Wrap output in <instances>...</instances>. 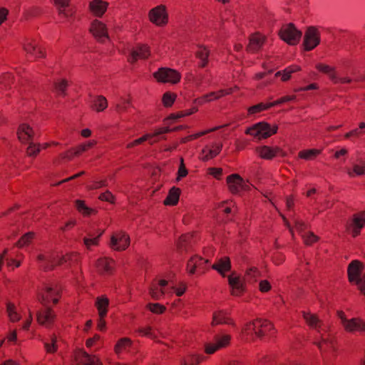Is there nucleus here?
Here are the masks:
<instances>
[{"label":"nucleus","instance_id":"obj_1","mask_svg":"<svg viewBox=\"0 0 365 365\" xmlns=\"http://www.w3.org/2000/svg\"><path fill=\"white\" fill-rule=\"evenodd\" d=\"M41 261H46L44 264H41L43 268L47 271L53 269L57 265H72L78 262L79 255L77 252H71L60 257L57 254H53L49 256L40 255L38 257Z\"/></svg>","mask_w":365,"mask_h":365},{"label":"nucleus","instance_id":"obj_2","mask_svg":"<svg viewBox=\"0 0 365 365\" xmlns=\"http://www.w3.org/2000/svg\"><path fill=\"white\" fill-rule=\"evenodd\" d=\"M337 316L341 320V324L346 332L354 334L356 332L365 334V320L355 317L347 319L344 312L339 311Z\"/></svg>","mask_w":365,"mask_h":365},{"label":"nucleus","instance_id":"obj_3","mask_svg":"<svg viewBox=\"0 0 365 365\" xmlns=\"http://www.w3.org/2000/svg\"><path fill=\"white\" fill-rule=\"evenodd\" d=\"M364 269L363 264L358 261H352L347 269L349 280L351 282L356 283L361 292L365 295V274L361 278L360 275Z\"/></svg>","mask_w":365,"mask_h":365},{"label":"nucleus","instance_id":"obj_4","mask_svg":"<svg viewBox=\"0 0 365 365\" xmlns=\"http://www.w3.org/2000/svg\"><path fill=\"white\" fill-rule=\"evenodd\" d=\"M277 125L271 126L269 123L261 122L246 130L245 133L259 140L265 139L277 132Z\"/></svg>","mask_w":365,"mask_h":365},{"label":"nucleus","instance_id":"obj_5","mask_svg":"<svg viewBox=\"0 0 365 365\" xmlns=\"http://www.w3.org/2000/svg\"><path fill=\"white\" fill-rule=\"evenodd\" d=\"M313 344L318 347L322 356L335 350L334 337L328 332V329L318 335H314Z\"/></svg>","mask_w":365,"mask_h":365},{"label":"nucleus","instance_id":"obj_6","mask_svg":"<svg viewBox=\"0 0 365 365\" xmlns=\"http://www.w3.org/2000/svg\"><path fill=\"white\" fill-rule=\"evenodd\" d=\"M232 336L230 334L220 332L215 335L212 343L205 345V351L207 354H212L217 351L227 347L231 342Z\"/></svg>","mask_w":365,"mask_h":365},{"label":"nucleus","instance_id":"obj_7","mask_svg":"<svg viewBox=\"0 0 365 365\" xmlns=\"http://www.w3.org/2000/svg\"><path fill=\"white\" fill-rule=\"evenodd\" d=\"M321 42V32L317 26H309L304 36L302 46L306 51L315 48Z\"/></svg>","mask_w":365,"mask_h":365},{"label":"nucleus","instance_id":"obj_8","mask_svg":"<svg viewBox=\"0 0 365 365\" xmlns=\"http://www.w3.org/2000/svg\"><path fill=\"white\" fill-rule=\"evenodd\" d=\"M154 78L160 83L175 84L181 79L180 73L173 68L162 67L153 73Z\"/></svg>","mask_w":365,"mask_h":365},{"label":"nucleus","instance_id":"obj_9","mask_svg":"<svg viewBox=\"0 0 365 365\" xmlns=\"http://www.w3.org/2000/svg\"><path fill=\"white\" fill-rule=\"evenodd\" d=\"M280 38L290 45H296L299 41L302 32L292 24L284 25L279 31Z\"/></svg>","mask_w":365,"mask_h":365},{"label":"nucleus","instance_id":"obj_10","mask_svg":"<svg viewBox=\"0 0 365 365\" xmlns=\"http://www.w3.org/2000/svg\"><path fill=\"white\" fill-rule=\"evenodd\" d=\"M148 18L150 21L155 26H165L168 23V14L165 6L161 4L150 9Z\"/></svg>","mask_w":365,"mask_h":365},{"label":"nucleus","instance_id":"obj_11","mask_svg":"<svg viewBox=\"0 0 365 365\" xmlns=\"http://www.w3.org/2000/svg\"><path fill=\"white\" fill-rule=\"evenodd\" d=\"M365 227V212H359L353 215L347 223V231L352 237H356Z\"/></svg>","mask_w":365,"mask_h":365},{"label":"nucleus","instance_id":"obj_12","mask_svg":"<svg viewBox=\"0 0 365 365\" xmlns=\"http://www.w3.org/2000/svg\"><path fill=\"white\" fill-rule=\"evenodd\" d=\"M207 259L195 255L188 260L187 270L190 274H202L207 269Z\"/></svg>","mask_w":365,"mask_h":365},{"label":"nucleus","instance_id":"obj_13","mask_svg":"<svg viewBox=\"0 0 365 365\" xmlns=\"http://www.w3.org/2000/svg\"><path fill=\"white\" fill-rule=\"evenodd\" d=\"M130 245V237L124 232H114L110 238V246L116 251L125 250Z\"/></svg>","mask_w":365,"mask_h":365},{"label":"nucleus","instance_id":"obj_14","mask_svg":"<svg viewBox=\"0 0 365 365\" xmlns=\"http://www.w3.org/2000/svg\"><path fill=\"white\" fill-rule=\"evenodd\" d=\"M227 183L230 191L233 194H237L242 190H250L247 182L237 174H232L227 178Z\"/></svg>","mask_w":365,"mask_h":365},{"label":"nucleus","instance_id":"obj_15","mask_svg":"<svg viewBox=\"0 0 365 365\" xmlns=\"http://www.w3.org/2000/svg\"><path fill=\"white\" fill-rule=\"evenodd\" d=\"M302 315L307 324L316 331L315 335H318L328 329L327 327L316 314L303 312Z\"/></svg>","mask_w":365,"mask_h":365},{"label":"nucleus","instance_id":"obj_16","mask_svg":"<svg viewBox=\"0 0 365 365\" xmlns=\"http://www.w3.org/2000/svg\"><path fill=\"white\" fill-rule=\"evenodd\" d=\"M150 56V47L146 44H137L132 50L128 61L130 63H135L138 60L147 59Z\"/></svg>","mask_w":365,"mask_h":365},{"label":"nucleus","instance_id":"obj_17","mask_svg":"<svg viewBox=\"0 0 365 365\" xmlns=\"http://www.w3.org/2000/svg\"><path fill=\"white\" fill-rule=\"evenodd\" d=\"M60 298V289L58 287H55L51 286H46L45 289L41 294V302L42 304L46 305L52 302L56 304Z\"/></svg>","mask_w":365,"mask_h":365},{"label":"nucleus","instance_id":"obj_18","mask_svg":"<svg viewBox=\"0 0 365 365\" xmlns=\"http://www.w3.org/2000/svg\"><path fill=\"white\" fill-rule=\"evenodd\" d=\"M221 324L236 326L235 321L231 318L230 314L227 311L219 309L213 312L211 325L215 327Z\"/></svg>","mask_w":365,"mask_h":365},{"label":"nucleus","instance_id":"obj_19","mask_svg":"<svg viewBox=\"0 0 365 365\" xmlns=\"http://www.w3.org/2000/svg\"><path fill=\"white\" fill-rule=\"evenodd\" d=\"M238 90L237 86L230 88L227 89H221L218 91L210 92L205 94L195 100V102L198 104H203L207 102H210L212 100L219 99L223 96L232 93L235 91Z\"/></svg>","mask_w":365,"mask_h":365},{"label":"nucleus","instance_id":"obj_20","mask_svg":"<svg viewBox=\"0 0 365 365\" xmlns=\"http://www.w3.org/2000/svg\"><path fill=\"white\" fill-rule=\"evenodd\" d=\"M73 365H102L98 358L89 355L82 350L76 351Z\"/></svg>","mask_w":365,"mask_h":365},{"label":"nucleus","instance_id":"obj_21","mask_svg":"<svg viewBox=\"0 0 365 365\" xmlns=\"http://www.w3.org/2000/svg\"><path fill=\"white\" fill-rule=\"evenodd\" d=\"M90 31L101 42H104L108 38L107 27L104 23L99 20L96 19L92 22Z\"/></svg>","mask_w":365,"mask_h":365},{"label":"nucleus","instance_id":"obj_22","mask_svg":"<svg viewBox=\"0 0 365 365\" xmlns=\"http://www.w3.org/2000/svg\"><path fill=\"white\" fill-rule=\"evenodd\" d=\"M196 242L195 234L187 233L180 237L177 242V250L179 253L188 252Z\"/></svg>","mask_w":365,"mask_h":365},{"label":"nucleus","instance_id":"obj_23","mask_svg":"<svg viewBox=\"0 0 365 365\" xmlns=\"http://www.w3.org/2000/svg\"><path fill=\"white\" fill-rule=\"evenodd\" d=\"M256 322L260 324L255 329V336L261 338L264 336H273L275 334L273 324L268 320L264 319H256Z\"/></svg>","mask_w":365,"mask_h":365},{"label":"nucleus","instance_id":"obj_24","mask_svg":"<svg viewBox=\"0 0 365 365\" xmlns=\"http://www.w3.org/2000/svg\"><path fill=\"white\" fill-rule=\"evenodd\" d=\"M24 52L28 55V60L33 61L35 58H43L45 56V49L38 46L36 42H24Z\"/></svg>","mask_w":365,"mask_h":365},{"label":"nucleus","instance_id":"obj_25","mask_svg":"<svg viewBox=\"0 0 365 365\" xmlns=\"http://www.w3.org/2000/svg\"><path fill=\"white\" fill-rule=\"evenodd\" d=\"M168 282L164 279L160 280L158 282H154L150 288V295L155 300L160 299L167 292L166 286Z\"/></svg>","mask_w":365,"mask_h":365},{"label":"nucleus","instance_id":"obj_26","mask_svg":"<svg viewBox=\"0 0 365 365\" xmlns=\"http://www.w3.org/2000/svg\"><path fill=\"white\" fill-rule=\"evenodd\" d=\"M222 143H213L211 146L206 145L201 151L200 159L207 161L215 158L222 150Z\"/></svg>","mask_w":365,"mask_h":365},{"label":"nucleus","instance_id":"obj_27","mask_svg":"<svg viewBox=\"0 0 365 365\" xmlns=\"http://www.w3.org/2000/svg\"><path fill=\"white\" fill-rule=\"evenodd\" d=\"M55 318L54 312L48 307L43 309L37 314L38 322L45 327H50L53 323Z\"/></svg>","mask_w":365,"mask_h":365},{"label":"nucleus","instance_id":"obj_28","mask_svg":"<svg viewBox=\"0 0 365 365\" xmlns=\"http://www.w3.org/2000/svg\"><path fill=\"white\" fill-rule=\"evenodd\" d=\"M255 151L261 158L265 160H271L277 156L281 150L278 147H269L263 145L257 147Z\"/></svg>","mask_w":365,"mask_h":365},{"label":"nucleus","instance_id":"obj_29","mask_svg":"<svg viewBox=\"0 0 365 365\" xmlns=\"http://www.w3.org/2000/svg\"><path fill=\"white\" fill-rule=\"evenodd\" d=\"M265 37L260 34H252L250 38V42L247 47L249 52L255 53L258 51L264 45Z\"/></svg>","mask_w":365,"mask_h":365},{"label":"nucleus","instance_id":"obj_30","mask_svg":"<svg viewBox=\"0 0 365 365\" xmlns=\"http://www.w3.org/2000/svg\"><path fill=\"white\" fill-rule=\"evenodd\" d=\"M170 130L167 128H162L155 131L154 133H147L142 137L135 140L138 145H141L144 142L148 140L150 145L158 141L157 137L161 134L168 133Z\"/></svg>","mask_w":365,"mask_h":365},{"label":"nucleus","instance_id":"obj_31","mask_svg":"<svg viewBox=\"0 0 365 365\" xmlns=\"http://www.w3.org/2000/svg\"><path fill=\"white\" fill-rule=\"evenodd\" d=\"M170 130L167 128H162L155 131L154 133H147L142 137L135 140L138 145H141L144 142L148 140L150 145L158 141L157 137L161 134L168 133Z\"/></svg>","mask_w":365,"mask_h":365},{"label":"nucleus","instance_id":"obj_32","mask_svg":"<svg viewBox=\"0 0 365 365\" xmlns=\"http://www.w3.org/2000/svg\"><path fill=\"white\" fill-rule=\"evenodd\" d=\"M109 304V299L105 295H102L96 298L95 302V307L98 310V317H107Z\"/></svg>","mask_w":365,"mask_h":365},{"label":"nucleus","instance_id":"obj_33","mask_svg":"<svg viewBox=\"0 0 365 365\" xmlns=\"http://www.w3.org/2000/svg\"><path fill=\"white\" fill-rule=\"evenodd\" d=\"M108 4L103 0H91L89 4L91 11L96 16L101 17L106 11Z\"/></svg>","mask_w":365,"mask_h":365},{"label":"nucleus","instance_id":"obj_34","mask_svg":"<svg viewBox=\"0 0 365 365\" xmlns=\"http://www.w3.org/2000/svg\"><path fill=\"white\" fill-rule=\"evenodd\" d=\"M98 270L103 274H110L115 267V261L108 257L100 258L96 263Z\"/></svg>","mask_w":365,"mask_h":365},{"label":"nucleus","instance_id":"obj_35","mask_svg":"<svg viewBox=\"0 0 365 365\" xmlns=\"http://www.w3.org/2000/svg\"><path fill=\"white\" fill-rule=\"evenodd\" d=\"M348 175L351 177L360 176L365 175V156L359 157L356 163L353 165L352 169H348Z\"/></svg>","mask_w":365,"mask_h":365},{"label":"nucleus","instance_id":"obj_36","mask_svg":"<svg viewBox=\"0 0 365 365\" xmlns=\"http://www.w3.org/2000/svg\"><path fill=\"white\" fill-rule=\"evenodd\" d=\"M212 268L217 270L223 277L225 273L231 269V262L228 257H223L217 259V261L212 265Z\"/></svg>","mask_w":365,"mask_h":365},{"label":"nucleus","instance_id":"obj_37","mask_svg":"<svg viewBox=\"0 0 365 365\" xmlns=\"http://www.w3.org/2000/svg\"><path fill=\"white\" fill-rule=\"evenodd\" d=\"M228 282L232 288V295L240 296L244 292V287L239 277L235 276L234 274H230L228 277Z\"/></svg>","mask_w":365,"mask_h":365},{"label":"nucleus","instance_id":"obj_38","mask_svg":"<svg viewBox=\"0 0 365 365\" xmlns=\"http://www.w3.org/2000/svg\"><path fill=\"white\" fill-rule=\"evenodd\" d=\"M210 56V50L204 46H199L195 52V56L199 60L198 66L205 68L208 64V57Z\"/></svg>","mask_w":365,"mask_h":365},{"label":"nucleus","instance_id":"obj_39","mask_svg":"<svg viewBox=\"0 0 365 365\" xmlns=\"http://www.w3.org/2000/svg\"><path fill=\"white\" fill-rule=\"evenodd\" d=\"M58 13L63 17L71 16L73 11L68 8L70 0H53Z\"/></svg>","mask_w":365,"mask_h":365},{"label":"nucleus","instance_id":"obj_40","mask_svg":"<svg viewBox=\"0 0 365 365\" xmlns=\"http://www.w3.org/2000/svg\"><path fill=\"white\" fill-rule=\"evenodd\" d=\"M181 190L178 187H172L164 200V204L165 205H175L178 202L180 195Z\"/></svg>","mask_w":365,"mask_h":365},{"label":"nucleus","instance_id":"obj_41","mask_svg":"<svg viewBox=\"0 0 365 365\" xmlns=\"http://www.w3.org/2000/svg\"><path fill=\"white\" fill-rule=\"evenodd\" d=\"M132 341L128 337L120 339L115 345L114 351L116 354L120 355L127 351L131 346Z\"/></svg>","mask_w":365,"mask_h":365},{"label":"nucleus","instance_id":"obj_42","mask_svg":"<svg viewBox=\"0 0 365 365\" xmlns=\"http://www.w3.org/2000/svg\"><path fill=\"white\" fill-rule=\"evenodd\" d=\"M301 70L300 66L297 65H292L286 68L283 71H278L275 73L276 77L282 76V81H287L291 78V75Z\"/></svg>","mask_w":365,"mask_h":365},{"label":"nucleus","instance_id":"obj_43","mask_svg":"<svg viewBox=\"0 0 365 365\" xmlns=\"http://www.w3.org/2000/svg\"><path fill=\"white\" fill-rule=\"evenodd\" d=\"M259 325V322H256V319L248 322L243 327L242 334L249 339H253L254 336H255V329Z\"/></svg>","mask_w":365,"mask_h":365},{"label":"nucleus","instance_id":"obj_44","mask_svg":"<svg viewBox=\"0 0 365 365\" xmlns=\"http://www.w3.org/2000/svg\"><path fill=\"white\" fill-rule=\"evenodd\" d=\"M205 359L201 354H188L181 361L182 365H197Z\"/></svg>","mask_w":365,"mask_h":365},{"label":"nucleus","instance_id":"obj_45","mask_svg":"<svg viewBox=\"0 0 365 365\" xmlns=\"http://www.w3.org/2000/svg\"><path fill=\"white\" fill-rule=\"evenodd\" d=\"M316 68L319 71H320L324 74H327L331 81H332V80L336 79V72L334 67H331L327 64L319 63L316 65Z\"/></svg>","mask_w":365,"mask_h":365},{"label":"nucleus","instance_id":"obj_46","mask_svg":"<svg viewBox=\"0 0 365 365\" xmlns=\"http://www.w3.org/2000/svg\"><path fill=\"white\" fill-rule=\"evenodd\" d=\"M91 107L93 110L97 112L104 110L108 107L106 98L103 96H96L93 101Z\"/></svg>","mask_w":365,"mask_h":365},{"label":"nucleus","instance_id":"obj_47","mask_svg":"<svg viewBox=\"0 0 365 365\" xmlns=\"http://www.w3.org/2000/svg\"><path fill=\"white\" fill-rule=\"evenodd\" d=\"M75 206L77 210L83 216L88 217L95 211L92 208L88 207L83 200H77L75 201Z\"/></svg>","mask_w":365,"mask_h":365},{"label":"nucleus","instance_id":"obj_48","mask_svg":"<svg viewBox=\"0 0 365 365\" xmlns=\"http://www.w3.org/2000/svg\"><path fill=\"white\" fill-rule=\"evenodd\" d=\"M6 312L11 322H16L21 319V314L17 312L16 307L14 304L8 302L6 304Z\"/></svg>","mask_w":365,"mask_h":365},{"label":"nucleus","instance_id":"obj_49","mask_svg":"<svg viewBox=\"0 0 365 365\" xmlns=\"http://www.w3.org/2000/svg\"><path fill=\"white\" fill-rule=\"evenodd\" d=\"M220 127H215V128H212L211 129H208V130H204V131H202V132H199V133H197L195 134H192V135H187L185 138H182L181 139V143H186L189 141H192V140H194L201 136H203L207 133H210L211 132H213V131H215L217 130H218Z\"/></svg>","mask_w":365,"mask_h":365},{"label":"nucleus","instance_id":"obj_50","mask_svg":"<svg viewBox=\"0 0 365 365\" xmlns=\"http://www.w3.org/2000/svg\"><path fill=\"white\" fill-rule=\"evenodd\" d=\"M321 153L318 149L304 150L299 153V158L310 160L314 159Z\"/></svg>","mask_w":365,"mask_h":365},{"label":"nucleus","instance_id":"obj_51","mask_svg":"<svg viewBox=\"0 0 365 365\" xmlns=\"http://www.w3.org/2000/svg\"><path fill=\"white\" fill-rule=\"evenodd\" d=\"M103 234V232H101L98 236L94 237L91 233H88V237L83 238V243L87 249L90 250L91 246H97L98 245L99 238Z\"/></svg>","mask_w":365,"mask_h":365},{"label":"nucleus","instance_id":"obj_52","mask_svg":"<svg viewBox=\"0 0 365 365\" xmlns=\"http://www.w3.org/2000/svg\"><path fill=\"white\" fill-rule=\"evenodd\" d=\"M24 140H26L25 136L26 135V140L28 141L33 140L36 136H38V132L37 128L31 127V125L24 123Z\"/></svg>","mask_w":365,"mask_h":365},{"label":"nucleus","instance_id":"obj_53","mask_svg":"<svg viewBox=\"0 0 365 365\" xmlns=\"http://www.w3.org/2000/svg\"><path fill=\"white\" fill-rule=\"evenodd\" d=\"M259 276V270L256 267H251L246 271L245 280L249 283H253L257 281Z\"/></svg>","mask_w":365,"mask_h":365},{"label":"nucleus","instance_id":"obj_54","mask_svg":"<svg viewBox=\"0 0 365 365\" xmlns=\"http://www.w3.org/2000/svg\"><path fill=\"white\" fill-rule=\"evenodd\" d=\"M136 332L139 336H147L150 339H155L156 337V333L150 326L139 327Z\"/></svg>","mask_w":365,"mask_h":365},{"label":"nucleus","instance_id":"obj_55","mask_svg":"<svg viewBox=\"0 0 365 365\" xmlns=\"http://www.w3.org/2000/svg\"><path fill=\"white\" fill-rule=\"evenodd\" d=\"M41 150V144L29 142L26 148V155L29 157L35 158Z\"/></svg>","mask_w":365,"mask_h":365},{"label":"nucleus","instance_id":"obj_56","mask_svg":"<svg viewBox=\"0 0 365 365\" xmlns=\"http://www.w3.org/2000/svg\"><path fill=\"white\" fill-rule=\"evenodd\" d=\"M270 108L269 103H260L248 108L249 115H255L263 110Z\"/></svg>","mask_w":365,"mask_h":365},{"label":"nucleus","instance_id":"obj_57","mask_svg":"<svg viewBox=\"0 0 365 365\" xmlns=\"http://www.w3.org/2000/svg\"><path fill=\"white\" fill-rule=\"evenodd\" d=\"M146 307L152 313L157 314H163L166 310L165 307L159 303H148Z\"/></svg>","mask_w":365,"mask_h":365},{"label":"nucleus","instance_id":"obj_58","mask_svg":"<svg viewBox=\"0 0 365 365\" xmlns=\"http://www.w3.org/2000/svg\"><path fill=\"white\" fill-rule=\"evenodd\" d=\"M68 83L66 80H61L55 83V91L58 96H65Z\"/></svg>","mask_w":365,"mask_h":365},{"label":"nucleus","instance_id":"obj_59","mask_svg":"<svg viewBox=\"0 0 365 365\" xmlns=\"http://www.w3.org/2000/svg\"><path fill=\"white\" fill-rule=\"evenodd\" d=\"M176 95L171 92H166L163 94L162 101L165 107H170L175 101Z\"/></svg>","mask_w":365,"mask_h":365},{"label":"nucleus","instance_id":"obj_60","mask_svg":"<svg viewBox=\"0 0 365 365\" xmlns=\"http://www.w3.org/2000/svg\"><path fill=\"white\" fill-rule=\"evenodd\" d=\"M197 111V108H192L190 110H184V111H180V112H178L176 113H173L170 115L169 118L170 119H173V120H175V119H178V118H180L182 117H184V116H187V115H190L192 113H195Z\"/></svg>","mask_w":365,"mask_h":365},{"label":"nucleus","instance_id":"obj_61","mask_svg":"<svg viewBox=\"0 0 365 365\" xmlns=\"http://www.w3.org/2000/svg\"><path fill=\"white\" fill-rule=\"evenodd\" d=\"M96 142L95 140L88 141L86 143L79 145L78 147L75 148V153L76 155H80L81 153L88 150L89 148H92L94 145H96Z\"/></svg>","mask_w":365,"mask_h":365},{"label":"nucleus","instance_id":"obj_62","mask_svg":"<svg viewBox=\"0 0 365 365\" xmlns=\"http://www.w3.org/2000/svg\"><path fill=\"white\" fill-rule=\"evenodd\" d=\"M57 339L55 336H51L50 342H45L44 346L48 353H54L57 350Z\"/></svg>","mask_w":365,"mask_h":365},{"label":"nucleus","instance_id":"obj_63","mask_svg":"<svg viewBox=\"0 0 365 365\" xmlns=\"http://www.w3.org/2000/svg\"><path fill=\"white\" fill-rule=\"evenodd\" d=\"M302 238L304 239V242L307 245H312L313 243L316 242L319 237L315 235L313 232H307L302 235Z\"/></svg>","mask_w":365,"mask_h":365},{"label":"nucleus","instance_id":"obj_64","mask_svg":"<svg viewBox=\"0 0 365 365\" xmlns=\"http://www.w3.org/2000/svg\"><path fill=\"white\" fill-rule=\"evenodd\" d=\"M187 170L185 168L184 160L182 158L180 159V164L178 171L177 180L179 181L181 178H185L187 175Z\"/></svg>","mask_w":365,"mask_h":365}]
</instances>
